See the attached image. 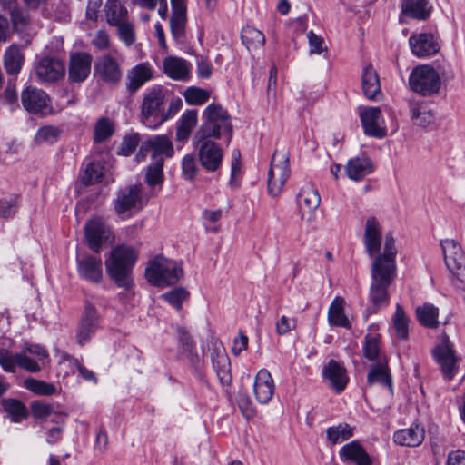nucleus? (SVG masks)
<instances>
[{
	"label": "nucleus",
	"mask_w": 465,
	"mask_h": 465,
	"mask_svg": "<svg viewBox=\"0 0 465 465\" xmlns=\"http://www.w3.org/2000/svg\"><path fill=\"white\" fill-rule=\"evenodd\" d=\"M396 254L395 240L392 234L388 232L385 234L383 252L375 257L371 265L369 297L375 309L389 302L387 290L396 275Z\"/></svg>",
	"instance_id": "1"
},
{
	"label": "nucleus",
	"mask_w": 465,
	"mask_h": 465,
	"mask_svg": "<svg viewBox=\"0 0 465 465\" xmlns=\"http://www.w3.org/2000/svg\"><path fill=\"white\" fill-rule=\"evenodd\" d=\"M49 362L47 351L39 344L26 343L22 351L13 354L5 348H0V366L6 372L14 373L16 367L28 372L41 371V365Z\"/></svg>",
	"instance_id": "2"
},
{
	"label": "nucleus",
	"mask_w": 465,
	"mask_h": 465,
	"mask_svg": "<svg viewBox=\"0 0 465 465\" xmlns=\"http://www.w3.org/2000/svg\"><path fill=\"white\" fill-rule=\"evenodd\" d=\"M138 258V252L132 246L121 244L114 248L105 260V268L112 280L119 287L133 285L132 268Z\"/></svg>",
	"instance_id": "3"
},
{
	"label": "nucleus",
	"mask_w": 465,
	"mask_h": 465,
	"mask_svg": "<svg viewBox=\"0 0 465 465\" xmlns=\"http://www.w3.org/2000/svg\"><path fill=\"white\" fill-rule=\"evenodd\" d=\"M147 281L158 287H166L177 283L183 277L182 262L171 260L163 255H156L145 269Z\"/></svg>",
	"instance_id": "4"
},
{
	"label": "nucleus",
	"mask_w": 465,
	"mask_h": 465,
	"mask_svg": "<svg viewBox=\"0 0 465 465\" xmlns=\"http://www.w3.org/2000/svg\"><path fill=\"white\" fill-rule=\"evenodd\" d=\"M204 122L196 134L219 139L227 135V142L232 138V125L226 110L220 104H211L203 112Z\"/></svg>",
	"instance_id": "5"
},
{
	"label": "nucleus",
	"mask_w": 465,
	"mask_h": 465,
	"mask_svg": "<svg viewBox=\"0 0 465 465\" xmlns=\"http://www.w3.org/2000/svg\"><path fill=\"white\" fill-rule=\"evenodd\" d=\"M165 94L162 86L156 85L143 93L141 104L143 122L150 127L162 124L169 118L163 110Z\"/></svg>",
	"instance_id": "6"
},
{
	"label": "nucleus",
	"mask_w": 465,
	"mask_h": 465,
	"mask_svg": "<svg viewBox=\"0 0 465 465\" xmlns=\"http://www.w3.org/2000/svg\"><path fill=\"white\" fill-rule=\"evenodd\" d=\"M444 262L452 274V284L465 292V252L454 239L440 241Z\"/></svg>",
	"instance_id": "7"
},
{
	"label": "nucleus",
	"mask_w": 465,
	"mask_h": 465,
	"mask_svg": "<svg viewBox=\"0 0 465 465\" xmlns=\"http://www.w3.org/2000/svg\"><path fill=\"white\" fill-rule=\"evenodd\" d=\"M411 89L423 96H430L439 93L441 80L439 73L429 64L414 67L409 76Z\"/></svg>",
	"instance_id": "8"
},
{
	"label": "nucleus",
	"mask_w": 465,
	"mask_h": 465,
	"mask_svg": "<svg viewBox=\"0 0 465 465\" xmlns=\"http://www.w3.org/2000/svg\"><path fill=\"white\" fill-rule=\"evenodd\" d=\"M290 175L289 156L285 152L276 150L272 157L268 172V193L277 196Z\"/></svg>",
	"instance_id": "9"
},
{
	"label": "nucleus",
	"mask_w": 465,
	"mask_h": 465,
	"mask_svg": "<svg viewBox=\"0 0 465 465\" xmlns=\"http://www.w3.org/2000/svg\"><path fill=\"white\" fill-rule=\"evenodd\" d=\"M211 138L195 134L193 143L197 149L201 165L208 172H215L222 164L223 150Z\"/></svg>",
	"instance_id": "10"
},
{
	"label": "nucleus",
	"mask_w": 465,
	"mask_h": 465,
	"mask_svg": "<svg viewBox=\"0 0 465 465\" xmlns=\"http://www.w3.org/2000/svg\"><path fill=\"white\" fill-rule=\"evenodd\" d=\"M119 53L114 50L99 56L94 63V76L110 84H116L122 79Z\"/></svg>",
	"instance_id": "11"
},
{
	"label": "nucleus",
	"mask_w": 465,
	"mask_h": 465,
	"mask_svg": "<svg viewBox=\"0 0 465 465\" xmlns=\"http://www.w3.org/2000/svg\"><path fill=\"white\" fill-rule=\"evenodd\" d=\"M84 234L89 248L94 252H99L102 245L113 239L112 232L101 218L88 221L84 226Z\"/></svg>",
	"instance_id": "12"
},
{
	"label": "nucleus",
	"mask_w": 465,
	"mask_h": 465,
	"mask_svg": "<svg viewBox=\"0 0 465 465\" xmlns=\"http://www.w3.org/2000/svg\"><path fill=\"white\" fill-rule=\"evenodd\" d=\"M99 328V315L96 308L90 302H85L84 311L78 325L76 341L84 345L90 341Z\"/></svg>",
	"instance_id": "13"
},
{
	"label": "nucleus",
	"mask_w": 465,
	"mask_h": 465,
	"mask_svg": "<svg viewBox=\"0 0 465 465\" xmlns=\"http://www.w3.org/2000/svg\"><path fill=\"white\" fill-rule=\"evenodd\" d=\"M301 219L307 223L314 221V212L318 209L321 197L312 185L304 186L297 196Z\"/></svg>",
	"instance_id": "14"
},
{
	"label": "nucleus",
	"mask_w": 465,
	"mask_h": 465,
	"mask_svg": "<svg viewBox=\"0 0 465 465\" xmlns=\"http://www.w3.org/2000/svg\"><path fill=\"white\" fill-rule=\"evenodd\" d=\"M21 101L24 108L31 114H45L50 108V98L41 89L28 86L22 92Z\"/></svg>",
	"instance_id": "15"
},
{
	"label": "nucleus",
	"mask_w": 465,
	"mask_h": 465,
	"mask_svg": "<svg viewBox=\"0 0 465 465\" xmlns=\"http://www.w3.org/2000/svg\"><path fill=\"white\" fill-rule=\"evenodd\" d=\"M361 121L364 132L367 135L376 138H383L386 136V127L379 107H368L363 109L360 114Z\"/></svg>",
	"instance_id": "16"
},
{
	"label": "nucleus",
	"mask_w": 465,
	"mask_h": 465,
	"mask_svg": "<svg viewBox=\"0 0 465 465\" xmlns=\"http://www.w3.org/2000/svg\"><path fill=\"white\" fill-rule=\"evenodd\" d=\"M93 56L86 52H76L71 54L68 77L71 82L84 81L91 72Z\"/></svg>",
	"instance_id": "17"
},
{
	"label": "nucleus",
	"mask_w": 465,
	"mask_h": 465,
	"mask_svg": "<svg viewBox=\"0 0 465 465\" xmlns=\"http://www.w3.org/2000/svg\"><path fill=\"white\" fill-rule=\"evenodd\" d=\"M141 185H131L121 190L114 200L116 213L122 214L132 209H140L142 205Z\"/></svg>",
	"instance_id": "18"
},
{
	"label": "nucleus",
	"mask_w": 465,
	"mask_h": 465,
	"mask_svg": "<svg viewBox=\"0 0 465 465\" xmlns=\"http://www.w3.org/2000/svg\"><path fill=\"white\" fill-rule=\"evenodd\" d=\"M381 241L382 231L380 223L374 217L368 218L364 227L363 244L370 257L379 253Z\"/></svg>",
	"instance_id": "19"
},
{
	"label": "nucleus",
	"mask_w": 465,
	"mask_h": 465,
	"mask_svg": "<svg viewBox=\"0 0 465 465\" xmlns=\"http://www.w3.org/2000/svg\"><path fill=\"white\" fill-rule=\"evenodd\" d=\"M412 54L418 57L430 56L440 50V45L434 35L429 33L413 35L409 38Z\"/></svg>",
	"instance_id": "20"
},
{
	"label": "nucleus",
	"mask_w": 465,
	"mask_h": 465,
	"mask_svg": "<svg viewBox=\"0 0 465 465\" xmlns=\"http://www.w3.org/2000/svg\"><path fill=\"white\" fill-rule=\"evenodd\" d=\"M274 381L266 369L260 370L254 379L253 393L260 404L268 403L274 394Z\"/></svg>",
	"instance_id": "21"
},
{
	"label": "nucleus",
	"mask_w": 465,
	"mask_h": 465,
	"mask_svg": "<svg viewBox=\"0 0 465 465\" xmlns=\"http://www.w3.org/2000/svg\"><path fill=\"white\" fill-rule=\"evenodd\" d=\"M36 74L42 82H55L65 73L64 64L59 59L45 57L36 66Z\"/></svg>",
	"instance_id": "22"
},
{
	"label": "nucleus",
	"mask_w": 465,
	"mask_h": 465,
	"mask_svg": "<svg viewBox=\"0 0 465 465\" xmlns=\"http://www.w3.org/2000/svg\"><path fill=\"white\" fill-rule=\"evenodd\" d=\"M323 377L329 382V385L337 392H341L347 383L348 376L345 368L334 360H331L327 365L324 366Z\"/></svg>",
	"instance_id": "23"
},
{
	"label": "nucleus",
	"mask_w": 465,
	"mask_h": 465,
	"mask_svg": "<svg viewBox=\"0 0 465 465\" xmlns=\"http://www.w3.org/2000/svg\"><path fill=\"white\" fill-rule=\"evenodd\" d=\"M434 357L440 365L444 377L451 380L457 371V358L451 346L446 342L434 350Z\"/></svg>",
	"instance_id": "24"
},
{
	"label": "nucleus",
	"mask_w": 465,
	"mask_h": 465,
	"mask_svg": "<svg viewBox=\"0 0 465 465\" xmlns=\"http://www.w3.org/2000/svg\"><path fill=\"white\" fill-rule=\"evenodd\" d=\"M153 69L145 62L132 67L126 75V89L134 93L153 78Z\"/></svg>",
	"instance_id": "25"
},
{
	"label": "nucleus",
	"mask_w": 465,
	"mask_h": 465,
	"mask_svg": "<svg viewBox=\"0 0 465 465\" xmlns=\"http://www.w3.org/2000/svg\"><path fill=\"white\" fill-rule=\"evenodd\" d=\"M164 74L175 81H188L191 74L190 64L176 56H169L163 60Z\"/></svg>",
	"instance_id": "26"
},
{
	"label": "nucleus",
	"mask_w": 465,
	"mask_h": 465,
	"mask_svg": "<svg viewBox=\"0 0 465 465\" xmlns=\"http://www.w3.org/2000/svg\"><path fill=\"white\" fill-rule=\"evenodd\" d=\"M77 269L79 275L86 281L99 283L103 279V267L101 259L86 256L78 260Z\"/></svg>",
	"instance_id": "27"
},
{
	"label": "nucleus",
	"mask_w": 465,
	"mask_h": 465,
	"mask_svg": "<svg viewBox=\"0 0 465 465\" xmlns=\"http://www.w3.org/2000/svg\"><path fill=\"white\" fill-rule=\"evenodd\" d=\"M180 354L189 361L191 367L199 371L203 364V356L194 351V343L184 330H179Z\"/></svg>",
	"instance_id": "28"
},
{
	"label": "nucleus",
	"mask_w": 465,
	"mask_h": 465,
	"mask_svg": "<svg viewBox=\"0 0 465 465\" xmlns=\"http://www.w3.org/2000/svg\"><path fill=\"white\" fill-rule=\"evenodd\" d=\"M361 86L364 95L370 100H374L381 94L380 79L376 70L371 64L363 67Z\"/></svg>",
	"instance_id": "29"
},
{
	"label": "nucleus",
	"mask_w": 465,
	"mask_h": 465,
	"mask_svg": "<svg viewBox=\"0 0 465 465\" xmlns=\"http://www.w3.org/2000/svg\"><path fill=\"white\" fill-rule=\"evenodd\" d=\"M423 440L424 430L418 425L411 426L408 429L399 430L393 435V440L395 443L407 447H417L422 443Z\"/></svg>",
	"instance_id": "30"
},
{
	"label": "nucleus",
	"mask_w": 465,
	"mask_h": 465,
	"mask_svg": "<svg viewBox=\"0 0 465 465\" xmlns=\"http://www.w3.org/2000/svg\"><path fill=\"white\" fill-rule=\"evenodd\" d=\"M344 460H350L356 465H371V460L363 447L358 441H351L344 445L340 453Z\"/></svg>",
	"instance_id": "31"
},
{
	"label": "nucleus",
	"mask_w": 465,
	"mask_h": 465,
	"mask_svg": "<svg viewBox=\"0 0 465 465\" xmlns=\"http://www.w3.org/2000/svg\"><path fill=\"white\" fill-rule=\"evenodd\" d=\"M148 146L152 152L153 162L163 160L164 157H172L173 155V146L171 140L166 135H157L148 139Z\"/></svg>",
	"instance_id": "32"
},
{
	"label": "nucleus",
	"mask_w": 465,
	"mask_h": 465,
	"mask_svg": "<svg viewBox=\"0 0 465 465\" xmlns=\"http://www.w3.org/2000/svg\"><path fill=\"white\" fill-rule=\"evenodd\" d=\"M373 171V164L367 157H355L346 165L348 177L353 181H360Z\"/></svg>",
	"instance_id": "33"
},
{
	"label": "nucleus",
	"mask_w": 465,
	"mask_h": 465,
	"mask_svg": "<svg viewBox=\"0 0 465 465\" xmlns=\"http://www.w3.org/2000/svg\"><path fill=\"white\" fill-rule=\"evenodd\" d=\"M410 115L412 123L420 127H428L434 123V114L425 103H410Z\"/></svg>",
	"instance_id": "34"
},
{
	"label": "nucleus",
	"mask_w": 465,
	"mask_h": 465,
	"mask_svg": "<svg viewBox=\"0 0 465 465\" xmlns=\"http://www.w3.org/2000/svg\"><path fill=\"white\" fill-rule=\"evenodd\" d=\"M345 301L342 297L336 296L328 310V321L330 324L351 329V325L344 313Z\"/></svg>",
	"instance_id": "35"
},
{
	"label": "nucleus",
	"mask_w": 465,
	"mask_h": 465,
	"mask_svg": "<svg viewBox=\"0 0 465 465\" xmlns=\"http://www.w3.org/2000/svg\"><path fill=\"white\" fill-rule=\"evenodd\" d=\"M104 16L109 25L115 26L128 19V10L121 3V0H106Z\"/></svg>",
	"instance_id": "36"
},
{
	"label": "nucleus",
	"mask_w": 465,
	"mask_h": 465,
	"mask_svg": "<svg viewBox=\"0 0 465 465\" xmlns=\"http://www.w3.org/2000/svg\"><path fill=\"white\" fill-rule=\"evenodd\" d=\"M367 381L370 385L379 383L392 391L391 379L387 361H381L373 364L369 371Z\"/></svg>",
	"instance_id": "37"
},
{
	"label": "nucleus",
	"mask_w": 465,
	"mask_h": 465,
	"mask_svg": "<svg viewBox=\"0 0 465 465\" xmlns=\"http://www.w3.org/2000/svg\"><path fill=\"white\" fill-rule=\"evenodd\" d=\"M198 122L197 112L195 110H188L183 113L178 121L176 139L177 141H186L192 134Z\"/></svg>",
	"instance_id": "38"
},
{
	"label": "nucleus",
	"mask_w": 465,
	"mask_h": 465,
	"mask_svg": "<svg viewBox=\"0 0 465 465\" xmlns=\"http://www.w3.org/2000/svg\"><path fill=\"white\" fill-rule=\"evenodd\" d=\"M428 5L429 0H404L401 5L402 13L410 17L424 20L430 13Z\"/></svg>",
	"instance_id": "39"
},
{
	"label": "nucleus",
	"mask_w": 465,
	"mask_h": 465,
	"mask_svg": "<svg viewBox=\"0 0 465 465\" xmlns=\"http://www.w3.org/2000/svg\"><path fill=\"white\" fill-rule=\"evenodd\" d=\"M213 367L222 384L227 385L232 381L230 360L225 352H217L212 357Z\"/></svg>",
	"instance_id": "40"
},
{
	"label": "nucleus",
	"mask_w": 465,
	"mask_h": 465,
	"mask_svg": "<svg viewBox=\"0 0 465 465\" xmlns=\"http://www.w3.org/2000/svg\"><path fill=\"white\" fill-rule=\"evenodd\" d=\"M24 55L17 45H12L7 48L4 56V65L9 74H16L21 70Z\"/></svg>",
	"instance_id": "41"
},
{
	"label": "nucleus",
	"mask_w": 465,
	"mask_h": 465,
	"mask_svg": "<svg viewBox=\"0 0 465 465\" xmlns=\"http://www.w3.org/2000/svg\"><path fill=\"white\" fill-rule=\"evenodd\" d=\"M4 411L11 417V420L19 423L22 420L27 418L28 410L26 406L16 399H4L1 401Z\"/></svg>",
	"instance_id": "42"
},
{
	"label": "nucleus",
	"mask_w": 465,
	"mask_h": 465,
	"mask_svg": "<svg viewBox=\"0 0 465 465\" xmlns=\"http://www.w3.org/2000/svg\"><path fill=\"white\" fill-rule=\"evenodd\" d=\"M416 315L420 323L428 328H437L439 325V310L430 303H424L416 308Z\"/></svg>",
	"instance_id": "43"
},
{
	"label": "nucleus",
	"mask_w": 465,
	"mask_h": 465,
	"mask_svg": "<svg viewBox=\"0 0 465 465\" xmlns=\"http://www.w3.org/2000/svg\"><path fill=\"white\" fill-rule=\"evenodd\" d=\"M23 386L38 396H51L57 391L56 387L53 383L35 378L25 379L23 382Z\"/></svg>",
	"instance_id": "44"
},
{
	"label": "nucleus",
	"mask_w": 465,
	"mask_h": 465,
	"mask_svg": "<svg viewBox=\"0 0 465 465\" xmlns=\"http://www.w3.org/2000/svg\"><path fill=\"white\" fill-rule=\"evenodd\" d=\"M410 319L400 304H397L392 316V328L398 338L406 340L409 334Z\"/></svg>",
	"instance_id": "45"
},
{
	"label": "nucleus",
	"mask_w": 465,
	"mask_h": 465,
	"mask_svg": "<svg viewBox=\"0 0 465 465\" xmlns=\"http://www.w3.org/2000/svg\"><path fill=\"white\" fill-rule=\"evenodd\" d=\"M242 44L247 49H257L263 46L265 43L264 35L252 26H246L242 29L241 35Z\"/></svg>",
	"instance_id": "46"
},
{
	"label": "nucleus",
	"mask_w": 465,
	"mask_h": 465,
	"mask_svg": "<svg viewBox=\"0 0 465 465\" xmlns=\"http://www.w3.org/2000/svg\"><path fill=\"white\" fill-rule=\"evenodd\" d=\"M163 160H157V162H153L146 170L145 173V182L148 186L154 188L158 187V190L161 189L162 184L163 183L164 175H163Z\"/></svg>",
	"instance_id": "47"
},
{
	"label": "nucleus",
	"mask_w": 465,
	"mask_h": 465,
	"mask_svg": "<svg viewBox=\"0 0 465 465\" xmlns=\"http://www.w3.org/2000/svg\"><path fill=\"white\" fill-rule=\"evenodd\" d=\"M114 131V123L107 117L100 118L94 130V140L95 143H103L109 139Z\"/></svg>",
	"instance_id": "48"
},
{
	"label": "nucleus",
	"mask_w": 465,
	"mask_h": 465,
	"mask_svg": "<svg viewBox=\"0 0 465 465\" xmlns=\"http://www.w3.org/2000/svg\"><path fill=\"white\" fill-rule=\"evenodd\" d=\"M60 135L58 128L52 125H45L38 129L36 132L34 142L37 145L41 144H53L54 143Z\"/></svg>",
	"instance_id": "49"
},
{
	"label": "nucleus",
	"mask_w": 465,
	"mask_h": 465,
	"mask_svg": "<svg viewBox=\"0 0 465 465\" xmlns=\"http://www.w3.org/2000/svg\"><path fill=\"white\" fill-rule=\"evenodd\" d=\"M327 439L331 444H336L339 441H343L353 435L352 428H351L348 424H340L335 427H330L326 431Z\"/></svg>",
	"instance_id": "50"
},
{
	"label": "nucleus",
	"mask_w": 465,
	"mask_h": 465,
	"mask_svg": "<svg viewBox=\"0 0 465 465\" xmlns=\"http://www.w3.org/2000/svg\"><path fill=\"white\" fill-rule=\"evenodd\" d=\"M186 22V9L173 10L170 20L171 31L175 39L181 40L183 36Z\"/></svg>",
	"instance_id": "51"
},
{
	"label": "nucleus",
	"mask_w": 465,
	"mask_h": 465,
	"mask_svg": "<svg viewBox=\"0 0 465 465\" xmlns=\"http://www.w3.org/2000/svg\"><path fill=\"white\" fill-rule=\"evenodd\" d=\"M181 168L183 176L185 180H194L199 170L195 155L192 153L185 154L182 159Z\"/></svg>",
	"instance_id": "52"
},
{
	"label": "nucleus",
	"mask_w": 465,
	"mask_h": 465,
	"mask_svg": "<svg viewBox=\"0 0 465 465\" xmlns=\"http://www.w3.org/2000/svg\"><path fill=\"white\" fill-rule=\"evenodd\" d=\"M183 96L189 104L201 105L209 100L210 92L203 88L191 86L184 91Z\"/></svg>",
	"instance_id": "53"
},
{
	"label": "nucleus",
	"mask_w": 465,
	"mask_h": 465,
	"mask_svg": "<svg viewBox=\"0 0 465 465\" xmlns=\"http://www.w3.org/2000/svg\"><path fill=\"white\" fill-rule=\"evenodd\" d=\"M104 175V167L100 163H89L82 175V182L84 184H93L101 180Z\"/></svg>",
	"instance_id": "54"
},
{
	"label": "nucleus",
	"mask_w": 465,
	"mask_h": 465,
	"mask_svg": "<svg viewBox=\"0 0 465 465\" xmlns=\"http://www.w3.org/2000/svg\"><path fill=\"white\" fill-rule=\"evenodd\" d=\"M10 15L14 31L17 33H24L28 29L30 20L27 12L21 8H17L12 10Z\"/></svg>",
	"instance_id": "55"
},
{
	"label": "nucleus",
	"mask_w": 465,
	"mask_h": 465,
	"mask_svg": "<svg viewBox=\"0 0 465 465\" xmlns=\"http://www.w3.org/2000/svg\"><path fill=\"white\" fill-rule=\"evenodd\" d=\"M120 40L127 46H131L135 41V32L134 24L129 19L115 25Z\"/></svg>",
	"instance_id": "56"
},
{
	"label": "nucleus",
	"mask_w": 465,
	"mask_h": 465,
	"mask_svg": "<svg viewBox=\"0 0 465 465\" xmlns=\"http://www.w3.org/2000/svg\"><path fill=\"white\" fill-rule=\"evenodd\" d=\"M189 293L183 288H175L172 291L163 294V298L171 305L175 307L177 310L181 309L182 303L187 299Z\"/></svg>",
	"instance_id": "57"
},
{
	"label": "nucleus",
	"mask_w": 465,
	"mask_h": 465,
	"mask_svg": "<svg viewBox=\"0 0 465 465\" xmlns=\"http://www.w3.org/2000/svg\"><path fill=\"white\" fill-rule=\"evenodd\" d=\"M364 356L369 361H374L378 358L380 352L379 339L377 337L367 335L365 337Z\"/></svg>",
	"instance_id": "58"
},
{
	"label": "nucleus",
	"mask_w": 465,
	"mask_h": 465,
	"mask_svg": "<svg viewBox=\"0 0 465 465\" xmlns=\"http://www.w3.org/2000/svg\"><path fill=\"white\" fill-rule=\"evenodd\" d=\"M140 142V137L138 134H133L129 136L124 138L119 153L124 156H128L132 154L136 147L138 146Z\"/></svg>",
	"instance_id": "59"
},
{
	"label": "nucleus",
	"mask_w": 465,
	"mask_h": 465,
	"mask_svg": "<svg viewBox=\"0 0 465 465\" xmlns=\"http://www.w3.org/2000/svg\"><path fill=\"white\" fill-rule=\"evenodd\" d=\"M92 45L98 50H105L110 48L111 41L108 33L100 29L96 31L92 38Z\"/></svg>",
	"instance_id": "60"
},
{
	"label": "nucleus",
	"mask_w": 465,
	"mask_h": 465,
	"mask_svg": "<svg viewBox=\"0 0 465 465\" xmlns=\"http://www.w3.org/2000/svg\"><path fill=\"white\" fill-rule=\"evenodd\" d=\"M31 411L35 419H43L48 417L52 413L53 407L47 403L35 401L31 404Z\"/></svg>",
	"instance_id": "61"
},
{
	"label": "nucleus",
	"mask_w": 465,
	"mask_h": 465,
	"mask_svg": "<svg viewBox=\"0 0 465 465\" xmlns=\"http://www.w3.org/2000/svg\"><path fill=\"white\" fill-rule=\"evenodd\" d=\"M248 337L242 332L239 331L238 335L233 339L232 353L239 356L248 347Z\"/></svg>",
	"instance_id": "62"
},
{
	"label": "nucleus",
	"mask_w": 465,
	"mask_h": 465,
	"mask_svg": "<svg viewBox=\"0 0 465 465\" xmlns=\"http://www.w3.org/2000/svg\"><path fill=\"white\" fill-rule=\"evenodd\" d=\"M308 41L311 54H321L326 50V46H323V39L312 31L308 33Z\"/></svg>",
	"instance_id": "63"
},
{
	"label": "nucleus",
	"mask_w": 465,
	"mask_h": 465,
	"mask_svg": "<svg viewBox=\"0 0 465 465\" xmlns=\"http://www.w3.org/2000/svg\"><path fill=\"white\" fill-rule=\"evenodd\" d=\"M295 319H289L286 316H282L276 322V331L280 335H284L295 328Z\"/></svg>",
	"instance_id": "64"
}]
</instances>
